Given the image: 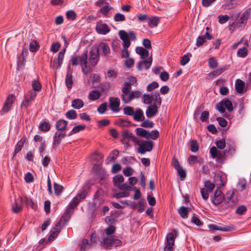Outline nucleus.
I'll return each instance as SVG.
<instances>
[{
	"label": "nucleus",
	"instance_id": "obj_1",
	"mask_svg": "<svg viewBox=\"0 0 251 251\" xmlns=\"http://www.w3.org/2000/svg\"><path fill=\"white\" fill-rule=\"evenodd\" d=\"M87 195V192L86 190H83L79 193L77 194L69 203L65 210V212L62 216V220L64 219L65 223L68 222L74 212L75 209L82 200L86 198Z\"/></svg>",
	"mask_w": 251,
	"mask_h": 251
},
{
	"label": "nucleus",
	"instance_id": "obj_2",
	"mask_svg": "<svg viewBox=\"0 0 251 251\" xmlns=\"http://www.w3.org/2000/svg\"><path fill=\"white\" fill-rule=\"evenodd\" d=\"M71 61L73 66H77L80 64L82 71L85 75H88L92 72L91 67L87 66V52L83 53L81 56L73 55L71 57Z\"/></svg>",
	"mask_w": 251,
	"mask_h": 251
},
{
	"label": "nucleus",
	"instance_id": "obj_3",
	"mask_svg": "<svg viewBox=\"0 0 251 251\" xmlns=\"http://www.w3.org/2000/svg\"><path fill=\"white\" fill-rule=\"evenodd\" d=\"M136 140V144L139 146L138 152L141 154H144L147 151H150L152 150L154 143L151 140L144 141L138 139Z\"/></svg>",
	"mask_w": 251,
	"mask_h": 251
},
{
	"label": "nucleus",
	"instance_id": "obj_4",
	"mask_svg": "<svg viewBox=\"0 0 251 251\" xmlns=\"http://www.w3.org/2000/svg\"><path fill=\"white\" fill-rule=\"evenodd\" d=\"M68 222L65 223L64 219L62 220V217L60 220L57 222L55 226L50 230V234L48 239L50 242L52 241L60 233L62 227L65 226Z\"/></svg>",
	"mask_w": 251,
	"mask_h": 251
},
{
	"label": "nucleus",
	"instance_id": "obj_5",
	"mask_svg": "<svg viewBox=\"0 0 251 251\" xmlns=\"http://www.w3.org/2000/svg\"><path fill=\"white\" fill-rule=\"evenodd\" d=\"M217 109L221 113L225 112L226 108L229 112L233 110V105L231 101L227 98H225L218 102L216 105Z\"/></svg>",
	"mask_w": 251,
	"mask_h": 251
},
{
	"label": "nucleus",
	"instance_id": "obj_6",
	"mask_svg": "<svg viewBox=\"0 0 251 251\" xmlns=\"http://www.w3.org/2000/svg\"><path fill=\"white\" fill-rule=\"evenodd\" d=\"M250 11L248 9L244 11L242 14L239 21L237 22L235 28L236 30H243L245 27L247 20L250 17Z\"/></svg>",
	"mask_w": 251,
	"mask_h": 251
},
{
	"label": "nucleus",
	"instance_id": "obj_7",
	"mask_svg": "<svg viewBox=\"0 0 251 251\" xmlns=\"http://www.w3.org/2000/svg\"><path fill=\"white\" fill-rule=\"evenodd\" d=\"M204 188L201 189V193L202 198L204 200H207L208 198V193H211L215 188V185L210 181L207 180L204 183Z\"/></svg>",
	"mask_w": 251,
	"mask_h": 251
},
{
	"label": "nucleus",
	"instance_id": "obj_8",
	"mask_svg": "<svg viewBox=\"0 0 251 251\" xmlns=\"http://www.w3.org/2000/svg\"><path fill=\"white\" fill-rule=\"evenodd\" d=\"M101 243L107 248L117 247L121 244V241L112 236L104 238Z\"/></svg>",
	"mask_w": 251,
	"mask_h": 251
},
{
	"label": "nucleus",
	"instance_id": "obj_9",
	"mask_svg": "<svg viewBox=\"0 0 251 251\" xmlns=\"http://www.w3.org/2000/svg\"><path fill=\"white\" fill-rule=\"evenodd\" d=\"M94 48L100 55L103 56H107L110 52L108 45L103 42L100 43L97 47H94Z\"/></svg>",
	"mask_w": 251,
	"mask_h": 251
},
{
	"label": "nucleus",
	"instance_id": "obj_10",
	"mask_svg": "<svg viewBox=\"0 0 251 251\" xmlns=\"http://www.w3.org/2000/svg\"><path fill=\"white\" fill-rule=\"evenodd\" d=\"M122 136V139H121V142L123 144L126 145L128 144V142L130 141H133L135 143L136 141L134 139H137L136 137L133 136L132 133L126 129L123 130Z\"/></svg>",
	"mask_w": 251,
	"mask_h": 251
},
{
	"label": "nucleus",
	"instance_id": "obj_11",
	"mask_svg": "<svg viewBox=\"0 0 251 251\" xmlns=\"http://www.w3.org/2000/svg\"><path fill=\"white\" fill-rule=\"evenodd\" d=\"M224 195L220 190H216L212 197V202L215 205H218L224 201Z\"/></svg>",
	"mask_w": 251,
	"mask_h": 251
},
{
	"label": "nucleus",
	"instance_id": "obj_12",
	"mask_svg": "<svg viewBox=\"0 0 251 251\" xmlns=\"http://www.w3.org/2000/svg\"><path fill=\"white\" fill-rule=\"evenodd\" d=\"M15 99L16 96L14 94H10L8 95L4 103L2 111L4 112H8L12 107V104Z\"/></svg>",
	"mask_w": 251,
	"mask_h": 251
},
{
	"label": "nucleus",
	"instance_id": "obj_13",
	"mask_svg": "<svg viewBox=\"0 0 251 251\" xmlns=\"http://www.w3.org/2000/svg\"><path fill=\"white\" fill-rule=\"evenodd\" d=\"M226 174L220 172L215 174L214 181L220 187L224 186L226 183Z\"/></svg>",
	"mask_w": 251,
	"mask_h": 251
},
{
	"label": "nucleus",
	"instance_id": "obj_14",
	"mask_svg": "<svg viewBox=\"0 0 251 251\" xmlns=\"http://www.w3.org/2000/svg\"><path fill=\"white\" fill-rule=\"evenodd\" d=\"M65 51V49L61 50L58 54V57L54 59L53 64L52 65V67L53 69H57L60 68L63 63Z\"/></svg>",
	"mask_w": 251,
	"mask_h": 251
},
{
	"label": "nucleus",
	"instance_id": "obj_15",
	"mask_svg": "<svg viewBox=\"0 0 251 251\" xmlns=\"http://www.w3.org/2000/svg\"><path fill=\"white\" fill-rule=\"evenodd\" d=\"M89 55V63L91 66H95L99 60L100 54L97 52L95 48H93L90 51Z\"/></svg>",
	"mask_w": 251,
	"mask_h": 251
},
{
	"label": "nucleus",
	"instance_id": "obj_16",
	"mask_svg": "<svg viewBox=\"0 0 251 251\" xmlns=\"http://www.w3.org/2000/svg\"><path fill=\"white\" fill-rule=\"evenodd\" d=\"M93 169L95 174L100 178L101 180H103L105 178L106 176V171L102 168L100 164H95L93 167Z\"/></svg>",
	"mask_w": 251,
	"mask_h": 251
},
{
	"label": "nucleus",
	"instance_id": "obj_17",
	"mask_svg": "<svg viewBox=\"0 0 251 251\" xmlns=\"http://www.w3.org/2000/svg\"><path fill=\"white\" fill-rule=\"evenodd\" d=\"M36 92H30L29 97H25L24 100L22 102L21 107L27 109L30 105L31 102L37 96Z\"/></svg>",
	"mask_w": 251,
	"mask_h": 251
},
{
	"label": "nucleus",
	"instance_id": "obj_18",
	"mask_svg": "<svg viewBox=\"0 0 251 251\" xmlns=\"http://www.w3.org/2000/svg\"><path fill=\"white\" fill-rule=\"evenodd\" d=\"M110 108L113 112H119L120 100L119 98L111 97L109 98Z\"/></svg>",
	"mask_w": 251,
	"mask_h": 251
},
{
	"label": "nucleus",
	"instance_id": "obj_19",
	"mask_svg": "<svg viewBox=\"0 0 251 251\" xmlns=\"http://www.w3.org/2000/svg\"><path fill=\"white\" fill-rule=\"evenodd\" d=\"M234 193L233 191H228L226 194V197L224 196V202L226 205L225 208H227L232 207L234 205V202L232 200V197Z\"/></svg>",
	"mask_w": 251,
	"mask_h": 251
},
{
	"label": "nucleus",
	"instance_id": "obj_20",
	"mask_svg": "<svg viewBox=\"0 0 251 251\" xmlns=\"http://www.w3.org/2000/svg\"><path fill=\"white\" fill-rule=\"evenodd\" d=\"M158 112V107L156 103H153L148 106L146 111V114L148 118L154 117Z\"/></svg>",
	"mask_w": 251,
	"mask_h": 251
},
{
	"label": "nucleus",
	"instance_id": "obj_21",
	"mask_svg": "<svg viewBox=\"0 0 251 251\" xmlns=\"http://www.w3.org/2000/svg\"><path fill=\"white\" fill-rule=\"evenodd\" d=\"M119 36L123 41V47L124 49L128 48L130 45L129 37L127 32H119Z\"/></svg>",
	"mask_w": 251,
	"mask_h": 251
},
{
	"label": "nucleus",
	"instance_id": "obj_22",
	"mask_svg": "<svg viewBox=\"0 0 251 251\" xmlns=\"http://www.w3.org/2000/svg\"><path fill=\"white\" fill-rule=\"evenodd\" d=\"M235 151L234 143L230 141L226 143V149L224 151L223 153L225 156L232 155Z\"/></svg>",
	"mask_w": 251,
	"mask_h": 251
},
{
	"label": "nucleus",
	"instance_id": "obj_23",
	"mask_svg": "<svg viewBox=\"0 0 251 251\" xmlns=\"http://www.w3.org/2000/svg\"><path fill=\"white\" fill-rule=\"evenodd\" d=\"M178 232L177 230L176 229H173L172 232L168 233L167 235V243L174 245L175 238L178 236Z\"/></svg>",
	"mask_w": 251,
	"mask_h": 251
},
{
	"label": "nucleus",
	"instance_id": "obj_24",
	"mask_svg": "<svg viewBox=\"0 0 251 251\" xmlns=\"http://www.w3.org/2000/svg\"><path fill=\"white\" fill-rule=\"evenodd\" d=\"M66 135V134L62 133L61 132H56L53 136V142L52 145L54 148L57 146L58 144L60 143L61 140L62 138H63Z\"/></svg>",
	"mask_w": 251,
	"mask_h": 251
},
{
	"label": "nucleus",
	"instance_id": "obj_25",
	"mask_svg": "<svg viewBox=\"0 0 251 251\" xmlns=\"http://www.w3.org/2000/svg\"><path fill=\"white\" fill-rule=\"evenodd\" d=\"M136 52L140 55V57L142 59H144L147 58L149 55V51L146 50L141 47H136Z\"/></svg>",
	"mask_w": 251,
	"mask_h": 251
},
{
	"label": "nucleus",
	"instance_id": "obj_26",
	"mask_svg": "<svg viewBox=\"0 0 251 251\" xmlns=\"http://www.w3.org/2000/svg\"><path fill=\"white\" fill-rule=\"evenodd\" d=\"M209 228L211 230H220L222 231H229L232 229V227L230 226L221 227L217 225L211 224L208 226Z\"/></svg>",
	"mask_w": 251,
	"mask_h": 251
},
{
	"label": "nucleus",
	"instance_id": "obj_27",
	"mask_svg": "<svg viewBox=\"0 0 251 251\" xmlns=\"http://www.w3.org/2000/svg\"><path fill=\"white\" fill-rule=\"evenodd\" d=\"M133 117L136 121H142L144 120L145 117L142 109L139 108L136 110L134 113Z\"/></svg>",
	"mask_w": 251,
	"mask_h": 251
},
{
	"label": "nucleus",
	"instance_id": "obj_28",
	"mask_svg": "<svg viewBox=\"0 0 251 251\" xmlns=\"http://www.w3.org/2000/svg\"><path fill=\"white\" fill-rule=\"evenodd\" d=\"M71 106L75 109H79L84 106V102L80 99H75L72 101Z\"/></svg>",
	"mask_w": 251,
	"mask_h": 251
},
{
	"label": "nucleus",
	"instance_id": "obj_29",
	"mask_svg": "<svg viewBox=\"0 0 251 251\" xmlns=\"http://www.w3.org/2000/svg\"><path fill=\"white\" fill-rule=\"evenodd\" d=\"M235 85L236 91L238 93H243L245 92V91L244 90L245 82L243 81L240 79H237Z\"/></svg>",
	"mask_w": 251,
	"mask_h": 251
},
{
	"label": "nucleus",
	"instance_id": "obj_30",
	"mask_svg": "<svg viewBox=\"0 0 251 251\" xmlns=\"http://www.w3.org/2000/svg\"><path fill=\"white\" fill-rule=\"evenodd\" d=\"M68 122L62 119L59 120L56 123V128L58 130L63 131L67 126Z\"/></svg>",
	"mask_w": 251,
	"mask_h": 251
},
{
	"label": "nucleus",
	"instance_id": "obj_31",
	"mask_svg": "<svg viewBox=\"0 0 251 251\" xmlns=\"http://www.w3.org/2000/svg\"><path fill=\"white\" fill-rule=\"evenodd\" d=\"M135 131L137 136L149 139V131L141 127L137 128Z\"/></svg>",
	"mask_w": 251,
	"mask_h": 251
},
{
	"label": "nucleus",
	"instance_id": "obj_32",
	"mask_svg": "<svg viewBox=\"0 0 251 251\" xmlns=\"http://www.w3.org/2000/svg\"><path fill=\"white\" fill-rule=\"evenodd\" d=\"M25 138H21L20 141L17 143L15 147L14 152L13 153V158L16 155V154L19 152L23 147L24 144L25 143Z\"/></svg>",
	"mask_w": 251,
	"mask_h": 251
},
{
	"label": "nucleus",
	"instance_id": "obj_33",
	"mask_svg": "<svg viewBox=\"0 0 251 251\" xmlns=\"http://www.w3.org/2000/svg\"><path fill=\"white\" fill-rule=\"evenodd\" d=\"M189 209L190 208H187L184 206H182L178 209V213L182 218L186 219L188 217Z\"/></svg>",
	"mask_w": 251,
	"mask_h": 251
},
{
	"label": "nucleus",
	"instance_id": "obj_34",
	"mask_svg": "<svg viewBox=\"0 0 251 251\" xmlns=\"http://www.w3.org/2000/svg\"><path fill=\"white\" fill-rule=\"evenodd\" d=\"M96 31H110L108 25L105 23H98L96 26Z\"/></svg>",
	"mask_w": 251,
	"mask_h": 251
},
{
	"label": "nucleus",
	"instance_id": "obj_35",
	"mask_svg": "<svg viewBox=\"0 0 251 251\" xmlns=\"http://www.w3.org/2000/svg\"><path fill=\"white\" fill-rule=\"evenodd\" d=\"M159 22V19L157 17H149L148 21V26L153 28L157 26Z\"/></svg>",
	"mask_w": 251,
	"mask_h": 251
},
{
	"label": "nucleus",
	"instance_id": "obj_36",
	"mask_svg": "<svg viewBox=\"0 0 251 251\" xmlns=\"http://www.w3.org/2000/svg\"><path fill=\"white\" fill-rule=\"evenodd\" d=\"M152 100L154 101L153 103H156V105L160 106L161 104V99L160 97V94L158 91H156L151 94Z\"/></svg>",
	"mask_w": 251,
	"mask_h": 251
},
{
	"label": "nucleus",
	"instance_id": "obj_37",
	"mask_svg": "<svg viewBox=\"0 0 251 251\" xmlns=\"http://www.w3.org/2000/svg\"><path fill=\"white\" fill-rule=\"evenodd\" d=\"M66 85L68 89H70L73 87V76L71 74L67 73L65 78Z\"/></svg>",
	"mask_w": 251,
	"mask_h": 251
},
{
	"label": "nucleus",
	"instance_id": "obj_38",
	"mask_svg": "<svg viewBox=\"0 0 251 251\" xmlns=\"http://www.w3.org/2000/svg\"><path fill=\"white\" fill-rule=\"evenodd\" d=\"M131 96L130 92L122 93L121 97L123 102L125 103H129L133 100L132 97L130 98Z\"/></svg>",
	"mask_w": 251,
	"mask_h": 251
},
{
	"label": "nucleus",
	"instance_id": "obj_39",
	"mask_svg": "<svg viewBox=\"0 0 251 251\" xmlns=\"http://www.w3.org/2000/svg\"><path fill=\"white\" fill-rule=\"evenodd\" d=\"M210 153L213 158H220L222 156L221 153L217 150L215 146H213L210 149Z\"/></svg>",
	"mask_w": 251,
	"mask_h": 251
},
{
	"label": "nucleus",
	"instance_id": "obj_40",
	"mask_svg": "<svg viewBox=\"0 0 251 251\" xmlns=\"http://www.w3.org/2000/svg\"><path fill=\"white\" fill-rule=\"evenodd\" d=\"M24 202L27 207H31L33 209H36L37 207V205L30 198L27 197L24 198Z\"/></svg>",
	"mask_w": 251,
	"mask_h": 251
},
{
	"label": "nucleus",
	"instance_id": "obj_41",
	"mask_svg": "<svg viewBox=\"0 0 251 251\" xmlns=\"http://www.w3.org/2000/svg\"><path fill=\"white\" fill-rule=\"evenodd\" d=\"M226 70L225 67L218 68L208 74V76L210 78L214 76H219Z\"/></svg>",
	"mask_w": 251,
	"mask_h": 251
},
{
	"label": "nucleus",
	"instance_id": "obj_42",
	"mask_svg": "<svg viewBox=\"0 0 251 251\" xmlns=\"http://www.w3.org/2000/svg\"><path fill=\"white\" fill-rule=\"evenodd\" d=\"M100 93L98 90H93L89 93L88 98L91 100H96L100 98Z\"/></svg>",
	"mask_w": 251,
	"mask_h": 251
},
{
	"label": "nucleus",
	"instance_id": "obj_43",
	"mask_svg": "<svg viewBox=\"0 0 251 251\" xmlns=\"http://www.w3.org/2000/svg\"><path fill=\"white\" fill-rule=\"evenodd\" d=\"M124 178L122 175H117L113 178V181L114 185L117 187V185L121 184L124 182Z\"/></svg>",
	"mask_w": 251,
	"mask_h": 251
},
{
	"label": "nucleus",
	"instance_id": "obj_44",
	"mask_svg": "<svg viewBox=\"0 0 251 251\" xmlns=\"http://www.w3.org/2000/svg\"><path fill=\"white\" fill-rule=\"evenodd\" d=\"M39 49V45L37 41L34 40L32 41L29 45V50L31 52H35Z\"/></svg>",
	"mask_w": 251,
	"mask_h": 251
},
{
	"label": "nucleus",
	"instance_id": "obj_45",
	"mask_svg": "<svg viewBox=\"0 0 251 251\" xmlns=\"http://www.w3.org/2000/svg\"><path fill=\"white\" fill-rule=\"evenodd\" d=\"M65 116L68 119L74 120L77 118V114L75 110L71 109L65 113Z\"/></svg>",
	"mask_w": 251,
	"mask_h": 251
},
{
	"label": "nucleus",
	"instance_id": "obj_46",
	"mask_svg": "<svg viewBox=\"0 0 251 251\" xmlns=\"http://www.w3.org/2000/svg\"><path fill=\"white\" fill-rule=\"evenodd\" d=\"M39 129L42 131H48L50 129V125L46 122H42L39 125Z\"/></svg>",
	"mask_w": 251,
	"mask_h": 251
},
{
	"label": "nucleus",
	"instance_id": "obj_47",
	"mask_svg": "<svg viewBox=\"0 0 251 251\" xmlns=\"http://www.w3.org/2000/svg\"><path fill=\"white\" fill-rule=\"evenodd\" d=\"M116 124L121 127L128 126H129L132 125V124L130 121L124 120L123 119H119L117 121Z\"/></svg>",
	"mask_w": 251,
	"mask_h": 251
},
{
	"label": "nucleus",
	"instance_id": "obj_48",
	"mask_svg": "<svg viewBox=\"0 0 251 251\" xmlns=\"http://www.w3.org/2000/svg\"><path fill=\"white\" fill-rule=\"evenodd\" d=\"M218 65V60L211 57L208 59V66L210 69H215Z\"/></svg>",
	"mask_w": 251,
	"mask_h": 251
},
{
	"label": "nucleus",
	"instance_id": "obj_49",
	"mask_svg": "<svg viewBox=\"0 0 251 251\" xmlns=\"http://www.w3.org/2000/svg\"><path fill=\"white\" fill-rule=\"evenodd\" d=\"M248 50L247 48L243 47L239 48L237 51V55L239 57L244 58L247 56Z\"/></svg>",
	"mask_w": 251,
	"mask_h": 251
},
{
	"label": "nucleus",
	"instance_id": "obj_50",
	"mask_svg": "<svg viewBox=\"0 0 251 251\" xmlns=\"http://www.w3.org/2000/svg\"><path fill=\"white\" fill-rule=\"evenodd\" d=\"M101 8L100 10V11L104 15L106 16L109 11L112 9V7L109 5V3L106 4L101 6Z\"/></svg>",
	"mask_w": 251,
	"mask_h": 251
},
{
	"label": "nucleus",
	"instance_id": "obj_51",
	"mask_svg": "<svg viewBox=\"0 0 251 251\" xmlns=\"http://www.w3.org/2000/svg\"><path fill=\"white\" fill-rule=\"evenodd\" d=\"M199 149V145L196 140H193L191 141L190 150L193 152H197Z\"/></svg>",
	"mask_w": 251,
	"mask_h": 251
},
{
	"label": "nucleus",
	"instance_id": "obj_52",
	"mask_svg": "<svg viewBox=\"0 0 251 251\" xmlns=\"http://www.w3.org/2000/svg\"><path fill=\"white\" fill-rule=\"evenodd\" d=\"M178 175L180 177L181 180H184L186 176V173L185 169H184L181 167L176 170Z\"/></svg>",
	"mask_w": 251,
	"mask_h": 251
},
{
	"label": "nucleus",
	"instance_id": "obj_53",
	"mask_svg": "<svg viewBox=\"0 0 251 251\" xmlns=\"http://www.w3.org/2000/svg\"><path fill=\"white\" fill-rule=\"evenodd\" d=\"M189 56H192L191 53H187V54L184 55L181 57L180 60V64L182 66L185 65L186 64L188 63L190 60Z\"/></svg>",
	"mask_w": 251,
	"mask_h": 251
},
{
	"label": "nucleus",
	"instance_id": "obj_54",
	"mask_svg": "<svg viewBox=\"0 0 251 251\" xmlns=\"http://www.w3.org/2000/svg\"><path fill=\"white\" fill-rule=\"evenodd\" d=\"M53 187L54 190V193L55 194V195L57 196L60 195L62 192L63 189V186L56 183H54Z\"/></svg>",
	"mask_w": 251,
	"mask_h": 251
},
{
	"label": "nucleus",
	"instance_id": "obj_55",
	"mask_svg": "<svg viewBox=\"0 0 251 251\" xmlns=\"http://www.w3.org/2000/svg\"><path fill=\"white\" fill-rule=\"evenodd\" d=\"M209 113L207 111H203L200 117L201 121L202 122H208Z\"/></svg>",
	"mask_w": 251,
	"mask_h": 251
},
{
	"label": "nucleus",
	"instance_id": "obj_56",
	"mask_svg": "<svg viewBox=\"0 0 251 251\" xmlns=\"http://www.w3.org/2000/svg\"><path fill=\"white\" fill-rule=\"evenodd\" d=\"M133 108L131 106H126L124 108V114L128 116H133L134 114Z\"/></svg>",
	"mask_w": 251,
	"mask_h": 251
},
{
	"label": "nucleus",
	"instance_id": "obj_57",
	"mask_svg": "<svg viewBox=\"0 0 251 251\" xmlns=\"http://www.w3.org/2000/svg\"><path fill=\"white\" fill-rule=\"evenodd\" d=\"M159 135V133L158 130H154L151 132L149 131V139H151L152 140H156Z\"/></svg>",
	"mask_w": 251,
	"mask_h": 251
},
{
	"label": "nucleus",
	"instance_id": "obj_58",
	"mask_svg": "<svg viewBox=\"0 0 251 251\" xmlns=\"http://www.w3.org/2000/svg\"><path fill=\"white\" fill-rule=\"evenodd\" d=\"M215 144L218 149L223 150L226 147V146L225 139H224L218 140L216 142Z\"/></svg>",
	"mask_w": 251,
	"mask_h": 251
},
{
	"label": "nucleus",
	"instance_id": "obj_59",
	"mask_svg": "<svg viewBox=\"0 0 251 251\" xmlns=\"http://www.w3.org/2000/svg\"><path fill=\"white\" fill-rule=\"evenodd\" d=\"M116 227L113 225H110L105 229V233L107 235H111L115 233L116 231Z\"/></svg>",
	"mask_w": 251,
	"mask_h": 251
},
{
	"label": "nucleus",
	"instance_id": "obj_60",
	"mask_svg": "<svg viewBox=\"0 0 251 251\" xmlns=\"http://www.w3.org/2000/svg\"><path fill=\"white\" fill-rule=\"evenodd\" d=\"M206 41V36L202 35L198 37L196 41V45L198 47H200L203 45Z\"/></svg>",
	"mask_w": 251,
	"mask_h": 251
},
{
	"label": "nucleus",
	"instance_id": "obj_61",
	"mask_svg": "<svg viewBox=\"0 0 251 251\" xmlns=\"http://www.w3.org/2000/svg\"><path fill=\"white\" fill-rule=\"evenodd\" d=\"M159 87L158 83L156 81H153L151 83H150L147 87V90L148 92H151L153 89H156Z\"/></svg>",
	"mask_w": 251,
	"mask_h": 251
},
{
	"label": "nucleus",
	"instance_id": "obj_62",
	"mask_svg": "<svg viewBox=\"0 0 251 251\" xmlns=\"http://www.w3.org/2000/svg\"><path fill=\"white\" fill-rule=\"evenodd\" d=\"M32 87L34 92L39 91L41 89V84L38 80H34L32 83Z\"/></svg>",
	"mask_w": 251,
	"mask_h": 251
},
{
	"label": "nucleus",
	"instance_id": "obj_63",
	"mask_svg": "<svg viewBox=\"0 0 251 251\" xmlns=\"http://www.w3.org/2000/svg\"><path fill=\"white\" fill-rule=\"evenodd\" d=\"M130 93L131 95L130 98L132 97L133 100L134 99H138L142 95V93L139 90H132L130 91Z\"/></svg>",
	"mask_w": 251,
	"mask_h": 251
},
{
	"label": "nucleus",
	"instance_id": "obj_64",
	"mask_svg": "<svg viewBox=\"0 0 251 251\" xmlns=\"http://www.w3.org/2000/svg\"><path fill=\"white\" fill-rule=\"evenodd\" d=\"M76 17V15L73 10H69L66 13V17L68 20H74Z\"/></svg>",
	"mask_w": 251,
	"mask_h": 251
}]
</instances>
